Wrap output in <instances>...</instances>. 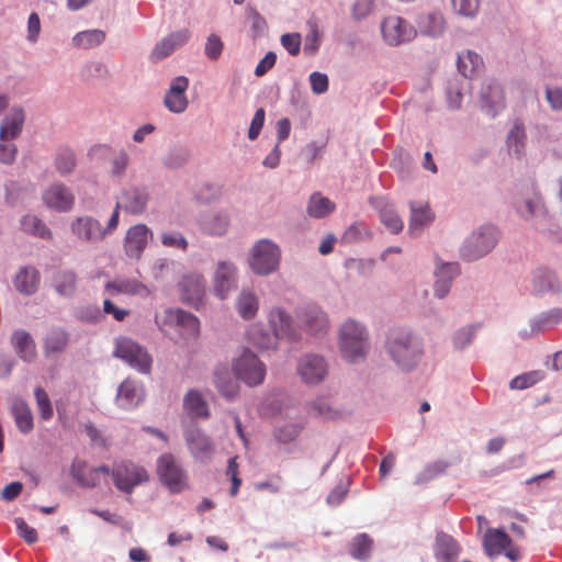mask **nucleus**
<instances>
[{
	"instance_id": "nucleus-48",
	"label": "nucleus",
	"mask_w": 562,
	"mask_h": 562,
	"mask_svg": "<svg viewBox=\"0 0 562 562\" xmlns=\"http://www.w3.org/2000/svg\"><path fill=\"white\" fill-rule=\"evenodd\" d=\"M228 226L227 216L223 214H214L202 221V228L211 235H223Z\"/></svg>"
},
{
	"instance_id": "nucleus-11",
	"label": "nucleus",
	"mask_w": 562,
	"mask_h": 562,
	"mask_svg": "<svg viewBox=\"0 0 562 562\" xmlns=\"http://www.w3.org/2000/svg\"><path fill=\"white\" fill-rule=\"evenodd\" d=\"M237 285V268L233 262L221 261L217 263L213 277V288L215 294L224 300L228 293Z\"/></svg>"
},
{
	"instance_id": "nucleus-27",
	"label": "nucleus",
	"mask_w": 562,
	"mask_h": 562,
	"mask_svg": "<svg viewBox=\"0 0 562 562\" xmlns=\"http://www.w3.org/2000/svg\"><path fill=\"white\" fill-rule=\"evenodd\" d=\"M512 546L510 537L502 529H487L483 539L485 553L493 558Z\"/></svg>"
},
{
	"instance_id": "nucleus-5",
	"label": "nucleus",
	"mask_w": 562,
	"mask_h": 562,
	"mask_svg": "<svg viewBox=\"0 0 562 562\" xmlns=\"http://www.w3.org/2000/svg\"><path fill=\"white\" fill-rule=\"evenodd\" d=\"M157 474L171 493H180L189 487L186 470L171 453H164L158 458Z\"/></svg>"
},
{
	"instance_id": "nucleus-22",
	"label": "nucleus",
	"mask_w": 562,
	"mask_h": 562,
	"mask_svg": "<svg viewBox=\"0 0 562 562\" xmlns=\"http://www.w3.org/2000/svg\"><path fill=\"white\" fill-rule=\"evenodd\" d=\"M183 299L196 306L202 302L205 293V280L200 273H189L182 278L180 282Z\"/></svg>"
},
{
	"instance_id": "nucleus-49",
	"label": "nucleus",
	"mask_w": 562,
	"mask_h": 562,
	"mask_svg": "<svg viewBox=\"0 0 562 562\" xmlns=\"http://www.w3.org/2000/svg\"><path fill=\"white\" fill-rule=\"evenodd\" d=\"M76 166V157L69 148H61L55 157V167L60 175L70 173Z\"/></svg>"
},
{
	"instance_id": "nucleus-38",
	"label": "nucleus",
	"mask_w": 562,
	"mask_h": 562,
	"mask_svg": "<svg viewBox=\"0 0 562 562\" xmlns=\"http://www.w3.org/2000/svg\"><path fill=\"white\" fill-rule=\"evenodd\" d=\"M336 205L321 193H313L307 204V213L315 218H322L334 212Z\"/></svg>"
},
{
	"instance_id": "nucleus-53",
	"label": "nucleus",
	"mask_w": 562,
	"mask_h": 562,
	"mask_svg": "<svg viewBox=\"0 0 562 562\" xmlns=\"http://www.w3.org/2000/svg\"><path fill=\"white\" fill-rule=\"evenodd\" d=\"M380 220L381 222L392 232L398 233L403 229V221L398 216V214L389 206L381 207L380 211Z\"/></svg>"
},
{
	"instance_id": "nucleus-43",
	"label": "nucleus",
	"mask_w": 562,
	"mask_h": 562,
	"mask_svg": "<svg viewBox=\"0 0 562 562\" xmlns=\"http://www.w3.org/2000/svg\"><path fill=\"white\" fill-rule=\"evenodd\" d=\"M105 38V33L101 30H88L77 33L72 43L76 47L79 48H92L99 44H101Z\"/></svg>"
},
{
	"instance_id": "nucleus-37",
	"label": "nucleus",
	"mask_w": 562,
	"mask_h": 562,
	"mask_svg": "<svg viewBox=\"0 0 562 562\" xmlns=\"http://www.w3.org/2000/svg\"><path fill=\"white\" fill-rule=\"evenodd\" d=\"M15 350L25 361H32L36 356L35 342L31 335L24 330L14 333L12 337Z\"/></svg>"
},
{
	"instance_id": "nucleus-51",
	"label": "nucleus",
	"mask_w": 562,
	"mask_h": 562,
	"mask_svg": "<svg viewBox=\"0 0 562 562\" xmlns=\"http://www.w3.org/2000/svg\"><path fill=\"white\" fill-rule=\"evenodd\" d=\"M544 378L542 371H530L522 373L520 375L515 376L509 382V387L512 390H524L535 385L537 382L541 381Z\"/></svg>"
},
{
	"instance_id": "nucleus-45",
	"label": "nucleus",
	"mask_w": 562,
	"mask_h": 562,
	"mask_svg": "<svg viewBox=\"0 0 562 562\" xmlns=\"http://www.w3.org/2000/svg\"><path fill=\"white\" fill-rule=\"evenodd\" d=\"M247 335L249 341L262 350L274 349L280 339L273 331L269 334L259 328H251Z\"/></svg>"
},
{
	"instance_id": "nucleus-63",
	"label": "nucleus",
	"mask_w": 562,
	"mask_h": 562,
	"mask_svg": "<svg viewBox=\"0 0 562 562\" xmlns=\"http://www.w3.org/2000/svg\"><path fill=\"white\" fill-rule=\"evenodd\" d=\"M312 91L322 94L328 90V77L325 74L314 71L310 75Z\"/></svg>"
},
{
	"instance_id": "nucleus-16",
	"label": "nucleus",
	"mask_w": 562,
	"mask_h": 562,
	"mask_svg": "<svg viewBox=\"0 0 562 562\" xmlns=\"http://www.w3.org/2000/svg\"><path fill=\"white\" fill-rule=\"evenodd\" d=\"M74 480L83 487H94L100 484V475H110V468L100 465L88 468L85 461L75 460L70 468Z\"/></svg>"
},
{
	"instance_id": "nucleus-35",
	"label": "nucleus",
	"mask_w": 562,
	"mask_h": 562,
	"mask_svg": "<svg viewBox=\"0 0 562 562\" xmlns=\"http://www.w3.org/2000/svg\"><path fill=\"white\" fill-rule=\"evenodd\" d=\"M68 334L59 327L48 329L44 339V350L46 355L59 353L65 350L68 345Z\"/></svg>"
},
{
	"instance_id": "nucleus-25",
	"label": "nucleus",
	"mask_w": 562,
	"mask_h": 562,
	"mask_svg": "<svg viewBox=\"0 0 562 562\" xmlns=\"http://www.w3.org/2000/svg\"><path fill=\"white\" fill-rule=\"evenodd\" d=\"M25 114L22 108H12L0 125V140L16 138L23 128Z\"/></svg>"
},
{
	"instance_id": "nucleus-3",
	"label": "nucleus",
	"mask_w": 562,
	"mask_h": 562,
	"mask_svg": "<svg viewBox=\"0 0 562 562\" xmlns=\"http://www.w3.org/2000/svg\"><path fill=\"white\" fill-rule=\"evenodd\" d=\"M113 356L142 374H149L151 371V356L145 347L130 337L122 336L115 339Z\"/></svg>"
},
{
	"instance_id": "nucleus-40",
	"label": "nucleus",
	"mask_w": 562,
	"mask_h": 562,
	"mask_svg": "<svg viewBox=\"0 0 562 562\" xmlns=\"http://www.w3.org/2000/svg\"><path fill=\"white\" fill-rule=\"evenodd\" d=\"M526 140L525 126L520 121H515L512 130L507 135V148L509 153H513L517 157L524 154Z\"/></svg>"
},
{
	"instance_id": "nucleus-29",
	"label": "nucleus",
	"mask_w": 562,
	"mask_h": 562,
	"mask_svg": "<svg viewBox=\"0 0 562 562\" xmlns=\"http://www.w3.org/2000/svg\"><path fill=\"white\" fill-rule=\"evenodd\" d=\"M518 214L526 221L547 214V207L538 189H533L532 195L516 204Z\"/></svg>"
},
{
	"instance_id": "nucleus-31",
	"label": "nucleus",
	"mask_w": 562,
	"mask_h": 562,
	"mask_svg": "<svg viewBox=\"0 0 562 562\" xmlns=\"http://www.w3.org/2000/svg\"><path fill=\"white\" fill-rule=\"evenodd\" d=\"M409 233L420 231L424 226L429 225L434 221V213L428 203L411 202Z\"/></svg>"
},
{
	"instance_id": "nucleus-28",
	"label": "nucleus",
	"mask_w": 562,
	"mask_h": 562,
	"mask_svg": "<svg viewBox=\"0 0 562 562\" xmlns=\"http://www.w3.org/2000/svg\"><path fill=\"white\" fill-rule=\"evenodd\" d=\"M460 553V546L449 535L439 532L436 536L435 557L438 562H454Z\"/></svg>"
},
{
	"instance_id": "nucleus-64",
	"label": "nucleus",
	"mask_w": 562,
	"mask_h": 562,
	"mask_svg": "<svg viewBox=\"0 0 562 562\" xmlns=\"http://www.w3.org/2000/svg\"><path fill=\"white\" fill-rule=\"evenodd\" d=\"M265 110L262 108L258 109L251 120L250 127L248 131V137L254 140L260 134V131L265 123Z\"/></svg>"
},
{
	"instance_id": "nucleus-4",
	"label": "nucleus",
	"mask_w": 562,
	"mask_h": 562,
	"mask_svg": "<svg viewBox=\"0 0 562 562\" xmlns=\"http://www.w3.org/2000/svg\"><path fill=\"white\" fill-rule=\"evenodd\" d=\"M280 259L281 251L278 245L269 239H261L251 248L248 261L256 274L267 276L279 268Z\"/></svg>"
},
{
	"instance_id": "nucleus-13",
	"label": "nucleus",
	"mask_w": 562,
	"mask_h": 562,
	"mask_svg": "<svg viewBox=\"0 0 562 562\" xmlns=\"http://www.w3.org/2000/svg\"><path fill=\"white\" fill-rule=\"evenodd\" d=\"M45 205L57 212H68L75 203V195L63 183H54L43 192Z\"/></svg>"
},
{
	"instance_id": "nucleus-42",
	"label": "nucleus",
	"mask_w": 562,
	"mask_h": 562,
	"mask_svg": "<svg viewBox=\"0 0 562 562\" xmlns=\"http://www.w3.org/2000/svg\"><path fill=\"white\" fill-rule=\"evenodd\" d=\"M214 383L220 393L227 398H233L238 393V383L229 376L227 370L215 371Z\"/></svg>"
},
{
	"instance_id": "nucleus-34",
	"label": "nucleus",
	"mask_w": 562,
	"mask_h": 562,
	"mask_svg": "<svg viewBox=\"0 0 562 562\" xmlns=\"http://www.w3.org/2000/svg\"><path fill=\"white\" fill-rule=\"evenodd\" d=\"M236 310L244 319L254 318L259 310V300L250 290H243L236 299Z\"/></svg>"
},
{
	"instance_id": "nucleus-50",
	"label": "nucleus",
	"mask_w": 562,
	"mask_h": 562,
	"mask_svg": "<svg viewBox=\"0 0 562 562\" xmlns=\"http://www.w3.org/2000/svg\"><path fill=\"white\" fill-rule=\"evenodd\" d=\"M371 548H372L371 538L366 533H361V535H358L353 539V541L351 543L350 553L355 559L364 560L369 557Z\"/></svg>"
},
{
	"instance_id": "nucleus-55",
	"label": "nucleus",
	"mask_w": 562,
	"mask_h": 562,
	"mask_svg": "<svg viewBox=\"0 0 562 562\" xmlns=\"http://www.w3.org/2000/svg\"><path fill=\"white\" fill-rule=\"evenodd\" d=\"M302 428V424H286L276 429L274 437L279 442L289 443L299 436Z\"/></svg>"
},
{
	"instance_id": "nucleus-57",
	"label": "nucleus",
	"mask_w": 562,
	"mask_h": 562,
	"mask_svg": "<svg viewBox=\"0 0 562 562\" xmlns=\"http://www.w3.org/2000/svg\"><path fill=\"white\" fill-rule=\"evenodd\" d=\"M454 12L467 18L474 16L480 7V0H451Z\"/></svg>"
},
{
	"instance_id": "nucleus-54",
	"label": "nucleus",
	"mask_w": 562,
	"mask_h": 562,
	"mask_svg": "<svg viewBox=\"0 0 562 562\" xmlns=\"http://www.w3.org/2000/svg\"><path fill=\"white\" fill-rule=\"evenodd\" d=\"M170 317L175 319L180 326L184 327L189 333L195 334L199 330V319L191 313L182 310L170 312Z\"/></svg>"
},
{
	"instance_id": "nucleus-24",
	"label": "nucleus",
	"mask_w": 562,
	"mask_h": 562,
	"mask_svg": "<svg viewBox=\"0 0 562 562\" xmlns=\"http://www.w3.org/2000/svg\"><path fill=\"white\" fill-rule=\"evenodd\" d=\"M481 105L492 117L504 108V93L498 83L490 81L482 87Z\"/></svg>"
},
{
	"instance_id": "nucleus-33",
	"label": "nucleus",
	"mask_w": 562,
	"mask_h": 562,
	"mask_svg": "<svg viewBox=\"0 0 562 562\" xmlns=\"http://www.w3.org/2000/svg\"><path fill=\"white\" fill-rule=\"evenodd\" d=\"M183 407L192 418H207L210 416L206 401L195 390H190L186 394Z\"/></svg>"
},
{
	"instance_id": "nucleus-39",
	"label": "nucleus",
	"mask_w": 562,
	"mask_h": 562,
	"mask_svg": "<svg viewBox=\"0 0 562 562\" xmlns=\"http://www.w3.org/2000/svg\"><path fill=\"white\" fill-rule=\"evenodd\" d=\"M12 415L21 432L29 434L33 429V414L25 402H15L12 407Z\"/></svg>"
},
{
	"instance_id": "nucleus-46",
	"label": "nucleus",
	"mask_w": 562,
	"mask_h": 562,
	"mask_svg": "<svg viewBox=\"0 0 562 562\" xmlns=\"http://www.w3.org/2000/svg\"><path fill=\"white\" fill-rule=\"evenodd\" d=\"M307 413L312 417L333 420L340 416V412L329 405L326 400L318 398L308 405Z\"/></svg>"
},
{
	"instance_id": "nucleus-52",
	"label": "nucleus",
	"mask_w": 562,
	"mask_h": 562,
	"mask_svg": "<svg viewBox=\"0 0 562 562\" xmlns=\"http://www.w3.org/2000/svg\"><path fill=\"white\" fill-rule=\"evenodd\" d=\"M34 396L41 418L49 420L54 415V409L48 394L42 386H38L34 390Z\"/></svg>"
},
{
	"instance_id": "nucleus-44",
	"label": "nucleus",
	"mask_w": 562,
	"mask_h": 562,
	"mask_svg": "<svg viewBox=\"0 0 562 562\" xmlns=\"http://www.w3.org/2000/svg\"><path fill=\"white\" fill-rule=\"evenodd\" d=\"M482 64V58L471 50L458 56V69L464 77H472Z\"/></svg>"
},
{
	"instance_id": "nucleus-20",
	"label": "nucleus",
	"mask_w": 562,
	"mask_h": 562,
	"mask_svg": "<svg viewBox=\"0 0 562 562\" xmlns=\"http://www.w3.org/2000/svg\"><path fill=\"white\" fill-rule=\"evenodd\" d=\"M143 397L144 390L142 384L126 379L119 386L116 404L123 409H132L143 401Z\"/></svg>"
},
{
	"instance_id": "nucleus-26",
	"label": "nucleus",
	"mask_w": 562,
	"mask_h": 562,
	"mask_svg": "<svg viewBox=\"0 0 562 562\" xmlns=\"http://www.w3.org/2000/svg\"><path fill=\"white\" fill-rule=\"evenodd\" d=\"M105 291L111 295L127 294L143 297L149 295L148 288L136 279H120L109 281L105 284Z\"/></svg>"
},
{
	"instance_id": "nucleus-12",
	"label": "nucleus",
	"mask_w": 562,
	"mask_h": 562,
	"mask_svg": "<svg viewBox=\"0 0 562 562\" xmlns=\"http://www.w3.org/2000/svg\"><path fill=\"white\" fill-rule=\"evenodd\" d=\"M297 373L305 383L317 384L327 374V363L321 356L306 355L297 364Z\"/></svg>"
},
{
	"instance_id": "nucleus-8",
	"label": "nucleus",
	"mask_w": 562,
	"mask_h": 562,
	"mask_svg": "<svg viewBox=\"0 0 562 562\" xmlns=\"http://www.w3.org/2000/svg\"><path fill=\"white\" fill-rule=\"evenodd\" d=\"M235 375L249 386H256L263 382L266 366L249 350H245L234 362Z\"/></svg>"
},
{
	"instance_id": "nucleus-19",
	"label": "nucleus",
	"mask_w": 562,
	"mask_h": 562,
	"mask_svg": "<svg viewBox=\"0 0 562 562\" xmlns=\"http://www.w3.org/2000/svg\"><path fill=\"white\" fill-rule=\"evenodd\" d=\"M268 323L271 330L281 338L294 340L296 338L293 321L290 314L282 307H273L268 314Z\"/></svg>"
},
{
	"instance_id": "nucleus-62",
	"label": "nucleus",
	"mask_w": 562,
	"mask_h": 562,
	"mask_svg": "<svg viewBox=\"0 0 562 562\" xmlns=\"http://www.w3.org/2000/svg\"><path fill=\"white\" fill-rule=\"evenodd\" d=\"M204 50H205V55L210 59H213V60L217 59L221 56L222 50H223V43H222L221 38L214 34L210 35L207 37Z\"/></svg>"
},
{
	"instance_id": "nucleus-18",
	"label": "nucleus",
	"mask_w": 562,
	"mask_h": 562,
	"mask_svg": "<svg viewBox=\"0 0 562 562\" xmlns=\"http://www.w3.org/2000/svg\"><path fill=\"white\" fill-rule=\"evenodd\" d=\"M149 195L146 190L127 188L116 201V209H123L131 214H142L146 210Z\"/></svg>"
},
{
	"instance_id": "nucleus-36",
	"label": "nucleus",
	"mask_w": 562,
	"mask_h": 562,
	"mask_svg": "<svg viewBox=\"0 0 562 562\" xmlns=\"http://www.w3.org/2000/svg\"><path fill=\"white\" fill-rule=\"evenodd\" d=\"M77 273L72 270L57 271L53 277V285L60 295H71L77 288Z\"/></svg>"
},
{
	"instance_id": "nucleus-7",
	"label": "nucleus",
	"mask_w": 562,
	"mask_h": 562,
	"mask_svg": "<svg viewBox=\"0 0 562 562\" xmlns=\"http://www.w3.org/2000/svg\"><path fill=\"white\" fill-rule=\"evenodd\" d=\"M498 233L494 226H484L474 232L461 248V258L474 261L488 254L497 243Z\"/></svg>"
},
{
	"instance_id": "nucleus-21",
	"label": "nucleus",
	"mask_w": 562,
	"mask_h": 562,
	"mask_svg": "<svg viewBox=\"0 0 562 562\" xmlns=\"http://www.w3.org/2000/svg\"><path fill=\"white\" fill-rule=\"evenodd\" d=\"M301 326L312 335L325 333L328 328L326 315L317 306H307L297 314Z\"/></svg>"
},
{
	"instance_id": "nucleus-15",
	"label": "nucleus",
	"mask_w": 562,
	"mask_h": 562,
	"mask_svg": "<svg viewBox=\"0 0 562 562\" xmlns=\"http://www.w3.org/2000/svg\"><path fill=\"white\" fill-rule=\"evenodd\" d=\"M189 88V79L184 76L175 78L165 95L164 103L172 113H182L188 108L186 92Z\"/></svg>"
},
{
	"instance_id": "nucleus-14",
	"label": "nucleus",
	"mask_w": 562,
	"mask_h": 562,
	"mask_svg": "<svg viewBox=\"0 0 562 562\" xmlns=\"http://www.w3.org/2000/svg\"><path fill=\"white\" fill-rule=\"evenodd\" d=\"M186 441L190 453L194 459L206 462L210 461L214 453V443L206 434L200 429H190L186 432Z\"/></svg>"
},
{
	"instance_id": "nucleus-30",
	"label": "nucleus",
	"mask_w": 562,
	"mask_h": 562,
	"mask_svg": "<svg viewBox=\"0 0 562 562\" xmlns=\"http://www.w3.org/2000/svg\"><path fill=\"white\" fill-rule=\"evenodd\" d=\"M459 273L460 269L458 263L448 262L441 265L434 285L435 295L439 299L445 297L450 291L452 279Z\"/></svg>"
},
{
	"instance_id": "nucleus-23",
	"label": "nucleus",
	"mask_w": 562,
	"mask_h": 562,
	"mask_svg": "<svg viewBox=\"0 0 562 562\" xmlns=\"http://www.w3.org/2000/svg\"><path fill=\"white\" fill-rule=\"evenodd\" d=\"M190 38L188 30H181L161 40L153 49L150 58L154 61L161 60L184 45Z\"/></svg>"
},
{
	"instance_id": "nucleus-17",
	"label": "nucleus",
	"mask_w": 562,
	"mask_h": 562,
	"mask_svg": "<svg viewBox=\"0 0 562 562\" xmlns=\"http://www.w3.org/2000/svg\"><path fill=\"white\" fill-rule=\"evenodd\" d=\"M71 231L80 240L87 243H97L106 236L100 222L91 216L77 217L71 223Z\"/></svg>"
},
{
	"instance_id": "nucleus-6",
	"label": "nucleus",
	"mask_w": 562,
	"mask_h": 562,
	"mask_svg": "<svg viewBox=\"0 0 562 562\" xmlns=\"http://www.w3.org/2000/svg\"><path fill=\"white\" fill-rule=\"evenodd\" d=\"M115 487L124 493H132L133 490L149 480L145 468L128 460H123L110 469Z\"/></svg>"
},
{
	"instance_id": "nucleus-1",
	"label": "nucleus",
	"mask_w": 562,
	"mask_h": 562,
	"mask_svg": "<svg viewBox=\"0 0 562 562\" xmlns=\"http://www.w3.org/2000/svg\"><path fill=\"white\" fill-rule=\"evenodd\" d=\"M386 350L400 368L411 370L422 359L423 344L411 331L394 329L387 336Z\"/></svg>"
},
{
	"instance_id": "nucleus-2",
	"label": "nucleus",
	"mask_w": 562,
	"mask_h": 562,
	"mask_svg": "<svg viewBox=\"0 0 562 562\" xmlns=\"http://www.w3.org/2000/svg\"><path fill=\"white\" fill-rule=\"evenodd\" d=\"M339 349L341 356L349 362L363 359L369 349L366 328L352 319L345 322L339 331Z\"/></svg>"
},
{
	"instance_id": "nucleus-41",
	"label": "nucleus",
	"mask_w": 562,
	"mask_h": 562,
	"mask_svg": "<svg viewBox=\"0 0 562 562\" xmlns=\"http://www.w3.org/2000/svg\"><path fill=\"white\" fill-rule=\"evenodd\" d=\"M21 228L23 232L34 236L50 239L52 233L41 218L35 215H25L21 220Z\"/></svg>"
},
{
	"instance_id": "nucleus-60",
	"label": "nucleus",
	"mask_w": 562,
	"mask_h": 562,
	"mask_svg": "<svg viewBox=\"0 0 562 562\" xmlns=\"http://www.w3.org/2000/svg\"><path fill=\"white\" fill-rule=\"evenodd\" d=\"M281 44L292 56L299 55L301 50L302 37L299 33H286L281 36Z\"/></svg>"
},
{
	"instance_id": "nucleus-56",
	"label": "nucleus",
	"mask_w": 562,
	"mask_h": 562,
	"mask_svg": "<svg viewBox=\"0 0 562 562\" xmlns=\"http://www.w3.org/2000/svg\"><path fill=\"white\" fill-rule=\"evenodd\" d=\"M310 32L305 37L304 53L308 56L314 55L321 45V34L315 22H310Z\"/></svg>"
},
{
	"instance_id": "nucleus-9",
	"label": "nucleus",
	"mask_w": 562,
	"mask_h": 562,
	"mask_svg": "<svg viewBox=\"0 0 562 562\" xmlns=\"http://www.w3.org/2000/svg\"><path fill=\"white\" fill-rule=\"evenodd\" d=\"M381 30L384 41L390 45H400L411 41L416 35L415 29L400 16L385 18Z\"/></svg>"
},
{
	"instance_id": "nucleus-61",
	"label": "nucleus",
	"mask_w": 562,
	"mask_h": 562,
	"mask_svg": "<svg viewBox=\"0 0 562 562\" xmlns=\"http://www.w3.org/2000/svg\"><path fill=\"white\" fill-rule=\"evenodd\" d=\"M161 243L166 247H173L186 250L188 247V241L180 233H164L161 235Z\"/></svg>"
},
{
	"instance_id": "nucleus-10",
	"label": "nucleus",
	"mask_w": 562,
	"mask_h": 562,
	"mask_svg": "<svg viewBox=\"0 0 562 562\" xmlns=\"http://www.w3.org/2000/svg\"><path fill=\"white\" fill-rule=\"evenodd\" d=\"M151 238L153 233L145 224H136L130 227L124 237V251L126 256L139 259Z\"/></svg>"
},
{
	"instance_id": "nucleus-47",
	"label": "nucleus",
	"mask_w": 562,
	"mask_h": 562,
	"mask_svg": "<svg viewBox=\"0 0 562 562\" xmlns=\"http://www.w3.org/2000/svg\"><path fill=\"white\" fill-rule=\"evenodd\" d=\"M419 26L428 35L436 36L445 29V19L440 13H429L420 19Z\"/></svg>"
},
{
	"instance_id": "nucleus-32",
	"label": "nucleus",
	"mask_w": 562,
	"mask_h": 562,
	"mask_svg": "<svg viewBox=\"0 0 562 562\" xmlns=\"http://www.w3.org/2000/svg\"><path fill=\"white\" fill-rule=\"evenodd\" d=\"M40 283V274L35 268L23 267L19 270L14 278L15 289L23 294H32L37 290Z\"/></svg>"
},
{
	"instance_id": "nucleus-58",
	"label": "nucleus",
	"mask_w": 562,
	"mask_h": 562,
	"mask_svg": "<svg viewBox=\"0 0 562 562\" xmlns=\"http://www.w3.org/2000/svg\"><path fill=\"white\" fill-rule=\"evenodd\" d=\"M246 19L256 36L266 31L267 22L256 9L248 7L246 9Z\"/></svg>"
},
{
	"instance_id": "nucleus-59",
	"label": "nucleus",
	"mask_w": 562,
	"mask_h": 562,
	"mask_svg": "<svg viewBox=\"0 0 562 562\" xmlns=\"http://www.w3.org/2000/svg\"><path fill=\"white\" fill-rule=\"evenodd\" d=\"M14 524H15L19 536L21 538H23L25 542H27L29 544H32L37 541V539H38L37 531L33 527L29 526L23 518H21V517L15 518Z\"/></svg>"
}]
</instances>
